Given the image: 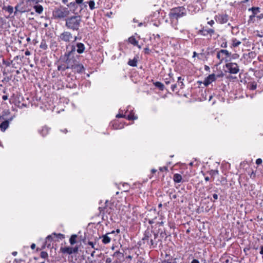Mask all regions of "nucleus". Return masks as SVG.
I'll return each instance as SVG.
<instances>
[{
  "mask_svg": "<svg viewBox=\"0 0 263 263\" xmlns=\"http://www.w3.org/2000/svg\"><path fill=\"white\" fill-rule=\"evenodd\" d=\"M82 23V20L80 15H73L65 20V26L69 30L78 31Z\"/></svg>",
  "mask_w": 263,
  "mask_h": 263,
  "instance_id": "obj_1",
  "label": "nucleus"
},
{
  "mask_svg": "<svg viewBox=\"0 0 263 263\" xmlns=\"http://www.w3.org/2000/svg\"><path fill=\"white\" fill-rule=\"evenodd\" d=\"M71 50L65 53L64 59L67 62V64L72 68L78 62V59L79 55L76 53L75 46L72 45L70 46Z\"/></svg>",
  "mask_w": 263,
  "mask_h": 263,
  "instance_id": "obj_2",
  "label": "nucleus"
},
{
  "mask_svg": "<svg viewBox=\"0 0 263 263\" xmlns=\"http://www.w3.org/2000/svg\"><path fill=\"white\" fill-rule=\"evenodd\" d=\"M186 15V10L183 7L173 8L169 13V17L172 22L177 21L178 18Z\"/></svg>",
  "mask_w": 263,
  "mask_h": 263,
  "instance_id": "obj_3",
  "label": "nucleus"
},
{
  "mask_svg": "<svg viewBox=\"0 0 263 263\" xmlns=\"http://www.w3.org/2000/svg\"><path fill=\"white\" fill-rule=\"evenodd\" d=\"M69 10L63 7L55 8L52 12L53 17L55 19L61 20L67 17L69 14Z\"/></svg>",
  "mask_w": 263,
  "mask_h": 263,
  "instance_id": "obj_4",
  "label": "nucleus"
},
{
  "mask_svg": "<svg viewBox=\"0 0 263 263\" xmlns=\"http://www.w3.org/2000/svg\"><path fill=\"white\" fill-rule=\"evenodd\" d=\"M144 235V236L142 239L143 243H146L147 245L149 246L150 248H155L157 243L153 239L151 233L149 231H146Z\"/></svg>",
  "mask_w": 263,
  "mask_h": 263,
  "instance_id": "obj_5",
  "label": "nucleus"
},
{
  "mask_svg": "<svg viewBox=\"0 0 263 263\" xmlns=\"http://www.w3.org/2000/svg\"><path fill=\"white\" fill-rule=\"evenodd\" d=\"M73 38L72 34L69 31H64L58 36L59 41L65 43H70L72 41Z\"/></svg>",
  "mask_w": 263,
  "mask_h": 263,
  "instance_id": "obj_6",
  "label": "nucleus"
},
{
  "mask_svg": "<svg viewBox=\"0 0 263 263\" xmlns=\"http://www.w3.org/2000/svg\"><path fill=\"white\" fill-rule=\"evenodd\" d=\"M215 33V30L213 28H208L206 27L201 26V29H199L197 33L204 36L209 35L211 37Z\"/></svg>",
  "mask_w": 263,
  "mask_h": 263,
  "instance_id": "obj_7",
  "label": "nucleus"
},
{
  "mask_svg": "<svg viewBox=\"0 0 263 263\" xmlns=\"http://www.w3.org/2000/svg\"><path fill=\"white\" fill-rule=\"evenodd\" d=\"M226 67L231 74H236L239 72V66L236 63H228L226 64Z\"/></svg>",
  "mask_w": 263,
  "mask_h": 263,
  "instance_id": "obj_8",
  "label": "nucleus"
},
{
  "mask_svg": "<svg viewBox=\"0 0 263 263\" xmlns=\"http://www.w3.org/2000/svg\"><path fill=\"white\" fill-rule=\"evenodd\" d=\"M231 54V53L229 52L227 50L221 49L219 52L217 53L216 57L220 62H222L227 58L229 57Z\"/></svg>",
  "mask_w": 263,
  "mask_h": 263,
  "instance_id": "obj_9",
  "label": "nucleus"
},
{
  "mask_svg": "<svg viewBox=\"0 0 263 263\" xmlns=\"http://www.w3.org/2000/svg\"><path fill=\"white\" fill-rule=\"evenodd\" d=\"M24 4V0H21L20 2L15 6V11L14 12V15H16L17 12L20 13H24L27 10H26L24 7H23L22 5Z\"/></svg>",
  "mask_w": 263,
  "mask_h": 263,
  "instance_id": "obj_10",
  "label": "nucleus"
},
{
  "mask_svg": "<svg viewBox=\"0 0 263 263\" xmlns=\"http://www.w3.org/2000/svg\"><path fill=\"white\" fill-rule=\"evenodd\" d=\"M216 80V76L213 73L210 74L206 78H205L203 83L205 86H208L209 85L211 84L213 82H214Z\"/></svg>",
  "mask_w": 263,
  "mask_h": 263,
  "instance_id": "obj_11",
  "label": "nucleus"
},
{
  "mask_svg": "<svg viewBox=\"0 0 263 263\" xmlns=\"http://www.w3.org/2000/svg\"><path fill=\"white\" fill-rule=\"evenodd\" d=\"M228 15L226 14H219L216 15L215 19L217 22L220 24L226 23L228 21Z\"/></svg>",
  "mask_w": 263,
  "mask_h": 263,
  "instance_id": "obj_12",
  "label": "nucleus"
},
{
  "mask_svg": "<svg viewBox=\"0 0 263 263\" xmlns=\"http://www.w3.org/2000/svg\"><path fill=\"white\" fill-rule=\"evenodd\" d=\"M76 51H77V53L79 54L83 53L85 49V47L84 44L82 43H77L75 45Z\"/></svg>",
  "mask_w": 263,
  "mask_h": 263,
  "instance_id": "obj_13",
  "label": "nucleus"
},
{
  "mask_svg": "<svg viewBox=\"0 0 263 263\" xmlns=\"http://www.w3.org/2000/svg\"><path fill=\"white\" fill-rule=\"evenodd\" d=\"M70 69V67L67 64V62L64 59L63 63H61L58 66V70L61 71H64L65 70Z\"/></svg>",
  "mask_w": 263,
  "mask_h": 263,
  "instance_id": "obj_14",
  "label": "nucleus"
},
{
  "mask_svg": "<svg viewBox=\"0 0 263 263\" xmlns=\"http://www.w3.org/2000/svg\"><path fill=\"white\" fill-rule=\"evenodd\" d=\"M114 233V231H112L111 233H106L105 235H103L102 236V241L104 244H108L110 242L111 238L108 236V235L112 234Z\"/></svg>",
  "mask_w": 263,
  "mask_h": 263,
  "instance_id": "obj_15",
  "label": "nucleus"
},
{
  "mask_svg": "<svg viewBox=\"0 0 263 263\" xmlns=\"http://www.w3.org/2000/svg\"><path fill=\"white\" fill-rule=\"evenodd\" d=\"M74 70V71L78 73H81L84 70V68L82 64L79 62L72 68Z\"/></svg>",
  "mask_w": 263,
  "mask_h": 263,
  "instance_id": "obj_16",
  "label": "nucleus"
},
{
  "mask_svg": "<svg viewBox=\"0 0 263 263\" xmlns=\"http://www.w3.org/2000/svg\"><path fill=\"white\" fill-rule=\"evenodd\" d=\"M249 11H251L252 12V14L253 15H254V16H256L257 15V14H258L259 13H260V8L259 7H253L251 8H249L248 9Z\"/></svg>",
  "mask_w": 263,
  "mask_h": 263,
  "instance_id": "obj_17",
  "label": "nucleus"
},
{
  "mask_svg": "<svg viewBox=\"0 0 263 263\" xmlns=\"http://www.w3.org/2000/svg\"><path fill=\"white\" fill-rule=\"evenodd\" d=\"M61 251L63 253H67L68 254H72V247H64L61 248Z\"/></svg>",
  "mask_w": 263,
  "mask_h": 263,
  "instance_id": "obj_18",
  "label": "nucleus"
},
{
  "mask_svg": "<svg viewBox=\"0 0 263 263\" xmlns=\"http://www.w3.org/2000/svg\"><path fill=\"white\" fill-rule=\"evenodd\" d=\"M49 131V128L47 126H44L42 127L41 130H39V133L43 137L46 136Z\"/></svg>",
  "mask_w": 263,
  "mask_h": 263,
  "instance_id": "obj_19",
  "label": "nucleus"
},
{
  "mask_svg": "<svg viewBox=\"0 0 263 263\" xmlns=\"http://www.w3.org/2000/svg\"><path fill=\"white\" fill-rule=\"evenodd\" d=\"M52 235V234L48 235L46 238L45 245L48 248H50V243L53 240Z\"/></svg>",
  "mask_w": 263,
  "mask_h": 263,
  "instance_id": "obj_20",
  "label": "nucleus"
},
{
  "mask_svg": "<svg viewBox=\"0 0 263 263\" xmlns=\"http://www.w3.org/2000/svg\"><path fill=\"white\" fill-rule=\"evenodd\" d=\"M35 11L38 14H41L43 11V7L41 5H36L33 6Z\"/></svg>",
  "mask_w": 263,
  "mask_h": 263,
  "instance_id": "obj_21",
  "label": "nucleus"
},
{
  "mask_svg": "<svg viewBox=\"0 0 263 263\" xmlns=\"http://www.w3.org/2000/svg\"><path fill=\"white\" fill-rule=\"evenodd\" d=\"M182 176L179 174H175L173 176L174 181L176 183H180L182 180Z\"/></svg>",
  "mask_w": 263,
  "mask_h": 263,
  "instance_id": "obj_22",
  "label": "nucleus"
},
{
  "mask_svg": "<svg viewBox=\"0 0 263 263\" xmlns=\"http://www.w3.org/2000/svg\"><path fill=\"white\" fill-rule=\"evenodd\" d=\"M9 126V122L5 121L3 122L0 125V128L2 131H5Z\"/></svg>",
  "mask_w": 263,
  "mask_h": 263,
  "instance_id": "obj_23",
  "label": "nucleus"
},
{
  "mask_svg": "<svg viewBox=\"0 0 263 263\" xmlns=\"http://www.w3.org/2000/svg\"><path fill=\"white\" fill-rule=\"evenodd\" d=\"M138 60L137 58H134L133 60H129L128 64L131 66L135 67L137 66Z\"/></svg>",
  "mask_w": 263,
  "mask_h": 263,
  "instance_id": "obj_24",
  "label": "nucleus"
},
{
  "mask_svg": "<svg viewBox=\"0 0 263 263\" xmlns=\"http://www.w3.org/2000/svg\"><path fill=\"white\" fill-rule=\"evenodd\" d=\"M154 85L157 88H158L160 90H163L164 89V86L163 84L160 82H156L154 83Z\"/></svg>",
  "mask_w": 263,
  "mask_h": 263,
  "instance_id": "obj_25",
  "label": "nucleus"
},
{
  "mask_svg": "<svg viewBox=\"0 0 263 263\" xmlns=\"http://www.w3.org/2000/svg\"><path fill=\"white\" fill-rule=\"evenodd\" d=\"M89 5V9L91 10L95 9L96 7H95V3L94 1L90 0L89 2H86Z\"/></svg>",
  "mask_w": 263,
  "mask_h": 263,
  "instance_id": "obj_26",
  "label": "nucleus"
},
{
  "mask_svg": "<svg viewBox=\"0 0 263 263\" xmlns=\"http://www.w3.org/2000/svg\"><path fill=\"white\" fill-rule=\"evenodd\" d=\"M128 41L130 43L133 44V45H138V41L136 40L135 37L130 36L128 38Z\"/></svg>",
  "mask_w": 263,
  "mask_h": 263,
  "instance_id": "obj_27",
  "label": "nucleus"
},
{
  "mask_svg": "<svg viewBox=\"0 0 263 263\" xmlns=\"http://www.w3.org/2000/svg\"><path fill=\"white\" fill-rule=\"evenodd\" d=\"M248 87L250 90H255L257 88V84L255 82H251L249 83Z\"/></svg>",
  "mask_w": 263,
  "mask_h": 263,
  "instance_id": "obj_28",
  "label": "nucleus"
},
{
  "mask_svg": "<svg viewBox=\"0 0 263 263\" xmlns=\"http://www.w3.org/2000/svg\"><path fill=\"white\" fill-rule=\"evenodd\" d=\"M77 235H72L69 239V242L71 245H74L76 242Z\"/></svg>",
  "mask_w": 263,
  "mask_h": 263,
  "instance_id": "obj_29",
  "label": "nucleus"
},
{
  "mask_svg": "<svg viewBox=\"0 0 263 263\" xmlns=\"http://www.w3.org/2000/svg\"><path fill=\"white\" fill-rule=\"evenodd\" d=\"M241 44V42L236 39H233L232 40V45L233 47H238Z\"/></svg>",
  "mask_w": 263,
  "mask_h": 263,
  "instance_id": "obj_30",
  "label": "nucleus"
},
{
  "mask_svg": "<svg viewBox=\"0 0 263 263\" xmlns=\"http://www.w3.org/2000/svg\"><path fill=\"white\" fill-rule=\"evenodd\" d=\"M4 9L9 12L10 14L13 12V8L11 6H8L4 8Z\"/></svg>",
  "mask_w": 263,
  "mask_h": 263,
  "instance_id": "obj_31",
  "label": "nucleus"
},
{
  "mask_svg": "<svg viewBox=\"0 0 263 263\" xmlns=\"http://www.w3.org/2000/svg\"><path fill=\"white\" fill-rule=\"evenodd\" d=\"M47 45L45 42V40H42L41 43V44H40V47L42 49H44V50H46L47 49Z\"/></svg>",
  "mask_w": 263,
  "mask_h": 263,
  "instance_id": "obj_32",
  "label": "nucleus"
},
{
  "mask_svg": "<svg viewBox=\"0 0 263 263\" xmlns=\"http://www.w3.org/2000/svg\"><path fill=\"white\" fill-rule=\"evenodd\" d=\"M77 6V3H76V1L70 2L67 4V6L69 8H76Z\"/></svg>",
  "mask_w": 263,
  "mask_h": 263,
  "instance_id": "obj_33",
  "label": "nucleus"
},
{
  "mask_svg": "<svg viewBox=\"0 0 263 263\" xmlns=\"http://www.w3.org/2000/svg\"><path fill=\"white\" fill-rule=\"evenodd\" d=\"M183 79H182L181 77H178V85L180 86V87L182 88L184 86V84L183 82Z\"/></svg>",
  "mask_w": 263,
  "mask_h": 263,
  "instance_id": "obj_34",
  "label": "nucleus"
},
{
  "mask_svg": "<svg viewBox=\"0 0 263 263\" xmlns=\"http://www.w3.org/2000/svg\"><path fill=\"white\" fill-rule=\"evenodd\" d=\"M138 117L137 116H135L132 113H130L129 115H128L127 119L128 120H136L137 119Z\"/></svg>",
  "mask_w": 263,
  "mask_h": 263,
  "instance_id": "obj_35",
  "label": "nucleus"
},
{
  "mask_svg": "<svg viewBox=\"0 0 263 263\" xmlns=\"http://www.w3.org/2000/svg\"><path fill=\"white\" fill-rule=\"evenodd\" d=\"M210 174L212 176H214L215 175H218L219 174V171L218 170H211L210 172Z\"/></svg>",
  "mask_w": 263,
  "mask_h": 263,
  "instance_id": "obj_36",
  "label": "nucleus"
},
{
  "mask_svg": "<svg viewBox=\"0 0 263 263\" xmlns=\"http://www.w3.org/2000/svg\"><path fill=\"white\" fill-rule=\"evenodd\" d=\"M219 182L221 184H225L227 182L226 178L223 176L221 177Z\"/></svg>",
  "mask_w": 263,
  "mask_h": 263,
  "instance_id": "obj_37",
  "label": "nucleus"
},
{
  "mask_svg": "<svg viewBox=\"0 0 263 263\" xmlns=\"http://www.w3.org/2000/svg\"><path fill=\"white\" fill-rule=\"evenodd\" d=\"M83 1L84 0H75L76 3H77V5L80 6V7H81L82 6L84 5Z\"/></svg>",
  "mask_w": 263,
  "mask_h": 263,
  "instance_id": "obj_38",
  "label": "nucleus"
},
{
  "mask_svg": "<svg viewBox=\"0 0 263 263\" xmlns=\"http://www.w3.org/2000/svg\"><path fill=\"white\" fill-rule=\"evenodd\" d=\"M256 16H254V15H251L250 16H249V19L248 20V23H253L255 21V17Z\"/></svg>",
  "mask_w": 263,
  "mask_h": 263,
  "instance_id": "obj_39",
  "label": "nucleus"
},
{
  "mask_svg": "<svg viewBox=\"0 0 263 263\" xmlns=\"http://www.w3.org/2000/svg\"><path fill=\"white\" fill-rule=\"evenodd\" d=\"M13 61L8 62L5 61L4 59L3 60V64L5 65L6 66H10V65L12 63Z\"/></svg>",
  "mask_w": 263,
  "mask_h": 263,
  "instance_id": "obj_40",
  "label": "nucleus"
},
{
  "mask_svg": "<svg viewBox=\"0 0 263 263\" xmlns=\"http://www.w3.org/2000/svg\"><path fill=\"white\" fill-rule=\"evenodd\" d=\"M41 257L43 258H46L48 257V254L46 252L42 251L41 253Z\"/></svg>",
  "mask_w": 263,
  "mask_h": 263,
  "instance_id": "obj_41",
  "label": "nucleus"
},
{
  "mask_svg": "<svg viewBox=\"0 0 263 263\" xmlns=\"http://www.w3.org/2000/svg\"><path fill=\"white\" fill-rule=\"evenodd\" d=\"M176 258H175L174 259V261L173 262H171L169 260L165 259V260L161 261V262H159V263H176Z\"/></svg>",
  "mask_w": 263,
  "mask_h": 263,
  "instance_id": "obj_42",
  "label": "nucleus"
},
{
  "mask_svg": "<svg viewBox=\"0 0 263 263\" xmlns=\"http://www.w3.org/2000/svg\"><path fill=\"white\" fill-rule=\"evenodd\" d=\"M53 235L57 236L58 238H60L61 239H63L64 238V235L62 234H58V235L56 234V233H53L52 234Z\"/></svg>",
  "mask_w": 263,
  "mask_h": 263,
  "instance_id": "obj_43",
  "label": "nucleus"
},
{
  "mask_svg": "<svg viewBox=\"0 0 263 263\" xmlns=\"http://www.w3.org/2000/svg\"><path fill=\"white\" fill-rule=\"evenodd\" d=\"M262 160L261 158H258L256 160V164L257 165H260L262 163Z\"/></svg>",
  "mask_w": 263,
  "mask_h": 263,
  "instance_id": "obj_44",
  "label": "nucleus"
},
{
  "mask_svg": "<svg viewBox=\"0 0 263 263\" xmlns=\"http://www.w3.org/2000/svg\"><path fill=\"white\" fill-rule=\"evenodd\" d=\"M40 0H27L28 2L34 3L35 4H38L40 2Z\"/></svg>",
  "mask_w": 263,
  "mask_h": 263,
  "instance_id": "obj_45",
  "label": "nucleus"
},
{
  "mask_svg": "<svg viewBox=\"0 0 263 263\" xmlns=\"http://www.w3.org/2000/svg\"><path fill=\"white\" fill-rule=\"evenodd\" d=\"M72 253H77L78 251V247H75L74 248H72Z\"/></svg>",
  "mask_w": 263,
  "mask_h": 263,
  "instance_id": "obj_46",
  "label": "nucleus"
},
{
  "mask_svg": "<svg viewBox=\"0 0 263 263\" xmlns=\"http://www.w3.org/2000/svg\"><path fill=\"white\" fill-rule=\"evenodd\" d=\"M144 53L145 54H149L150 52V50L148 47H146V48H145L144 49Z\"/></svg>",
  "mask_w": 263,
  "mask_h": 263,
  "instance_id": "obj_47",
  "label": "nucleus"
},
{
  "mask_svg": "<svg viewBox=\"0 0 263 263\" xmlns=\"http://www.w3.org/2000/svg\"><path fill=\"white\" fill-rule=\"evenodd\" d=\"M177 87V85L176 84H174V85H172L171 86V89H172V90L173 91H175V88H176Z\"/></svg>",
  "mask_w": 263,
  "mask_h": 263,
  "instance_id": "obj_48",
  "label": "nucleus"
},
{
  "mask_svg": "<svg viewBox=\"0 0 263 263\" xmlns=\"http://www.w3.org/2000/svg\"><path fill=\"white\" fill-rule=\"evenodd\" d=\"M125 117V116L124 115H123L122 114H118L116 115V118H123V117Z\"/></svg>",
  "mask_w": 263,
  "mask_h": 263,
  "instance_id": "obj_49",
  "label": "nucleus"
},
{
  "mask_svg": "<svg viewBox=\"0 0 263 263\" xmlns=\"http://www.w3.org/2000/svg\"><path fill=\"white\" fill-rule=\"evenodd\" d=\"M159 170L161 171H167V167L166 166H164L163 167H160Z\"/></svg>",
  "mask_w": 263,
  "mask_h": 263,
  "instance_id": "obj_50",
  "label": "nucleus"
},
{
  "mask_svg": "<svg viewBox=\"0 0 263 263\" xmlns=\"http://www.w3.org/2000/svg\"><path fill=\"white\" fill-rule=\"evenodd\" d=\"M158 237V233H156L155 232H154V238H153L154 240L157 238V237Z\"/></svg>",
  "mask_w": 263,
  "mask_h": 263,
  "instance_id": "obj_51",
  "label": "nucleus"
},
{
  "mask_svg": "<svg viewBox=\"0 0 263 263\" xmlns=\"http://www.w3.org/2000/svg\"><path fill=\"white\" fill-rule=\"evenodd\" d=\"M214 21L213 20H211L210 21H209L208 22V24H209L210 26H212V25L214 24Z\"/></svg>",
  "mask_w": 263,
  "mask_h": 263,
  "instance_id": "obj_52",
  "label": "nucleus"
},
{
  "mask_svg": "<svg viewBox=\"0 0 263 263\" xmlns=\"http://www.w3.org/2000/svg\"><path fill=\"white\" fill-rule=\"evenodd\" d=\"M88 245L89 246H90L92 248H95V247H94V243H93V242L89 241L88 242Z\"/></svg>",
  "mask_w": 263,
  "mask_h": 263,
  "instance_id": "obj_53",
  "label": "nucleus"
},
{
  "mask_svg": "<svg viewBox=\"0 0 263 263\" xmlns=\"http://www.w3.org/2000/svg\"><path fill=\"white\" fill-rule=\"evenodd\" d=\"M258 18H259V20L263 18V14H260L259 15H256V16Z\"/></svg>",
  "mask_w": 263,
  "mask_h": 263,
  "instance_id": "obj_54",
  "label": "nucleus"
},
{
  "mask_svg": "<svg viewBox=\"0 0 263 263\" xmlns=\"http://www.w3.org/2000/svg\"><path fill=\"white\" fill-rule=\"evenodd\" d=\"M213 197L215 200L218 199V195L216 194H214Z\"/></svg>",
  "mask_w": 263,
  "mask_h": 263,
  "instance_id": "obj_55",
  "label": "nucleus"
},
{
  "mask_svg": "<svg viewBox=\"0 0 263 263\" xmlns=\"http://www.w3.org/2000/svg\"><path fill=\"white\" fill-rule=\"evenodd\" d=\"M191 263H199V261L196 259H194Z\"/></svg>",
  "mask_w": 263,
  "mask_h": 263,
  "instance_id": "obj_56",
  "label": "nucleus"
},
{
  "mask_svg": "<svg viewBox=\"0 0 263 263\" xmlns=\"http://www.w3.org/2000/svg\"><path fill=\"white\" fill-rule=\"evenodd\" d=\"M170 83H171V80H168V79H167V78H166V79H165V83L166 85L169 84Z\"/></svg>",
  "mask_w": 263,
  "mask_h": 263,
  "instance_id": "obj_57",
  "label": "nucleus"
},
{
  "mask_svg": "<svg viewBox=\"0 0 263 263\" xmlns=\"http://www.w3.org/2000/svg\"><path fill=\"white\" fill-rule=\"evenodd\" d=\"M31 54L29 50H26L25 52V54L26 55H30Z\"/></svg>",
  "mask_w": 263,
  "mask_h": 263,
  "instance_id": "obj_58",
  "label": "nucleus"
},
{
  "mask_svg": "<svg viewBox=\"0 0 263 263\" xmlns=\"http://www.w3.org/2000/svg\"><path fill=\"white\" fill-rule=\"evenodd\" d=\"M256 35H257V36L260 37H263V33H262V32H261V33H259L258 32V33H257V34H256Z\"/></svg>",
  "mask_w": 263,
  "mask_h": 263,
  "instance_id": "obj_59",
  "label": "nucleus"
},
{
  "mask_svg": "<svg viewBox=\"0 0 263 263\" xmlns=\"http://www.w3.org/2000/svg\"><path fill=\"white\" fill-rule=\"evenodd\" d=\"M2 99L3 100H7L8 99V96L6 95L3 96Z\"/></svg>",
  "mask_w": 263,
  "mask_h": 263,
  "instance_id": "obj_60",
  "label": "nucleus"
},
{
  "mask_svg": "<svg viewBox=\"0 0 263 263\" xmlns=\"http://www.w3.org/2000/svg\"><path fill=\"white\" fill-rule=\"evenodd\" d=\"M260 254L261 255H263V246L260 247Z\"/></svg>",
  "mask_w": 263,
  "mask_h": 263,
  "instance_id": "obj_61",
  "label": "nucleus"
},
{
  "mask_svg": "<svg viewBox=\"0 0 263 263\" xmlns=\"http://www.w3.org/2000/svg\"><path fill=\"white\" fill-rule=\"evenodd\" d=\"M35 248V245L34 243H32L31 245V248L33 250Z\"/></svg>",
  "mask_w": 263,
  "mask_h": 263,
  "instance_id": "obj_62",
  "label": "nucleus"
},
{
  "mask_svg": "<svg viewBox=\"0 0 263 263\" xmlns=\"http://www.w3.org/2000/svg\"><path fill=\"white\" fill-rule=\"evenodd\" d=\"M204 69L206 70V71H208L210 70V68L207 65H205V67H204Z\"/></svg>",
  "mask_w": 263,
  "mask_h": 263,
  "instance_id": "obj_63",
  "label": "nucleus"
},
{
  "mask_svg": "<svg viewBox=\"0 0 263 263\" xmlns=\"http://www.w3.org/2000/svg\"><path fill=\"white\" fill-rule=\"evenodd\" d=\"M62 2L63 4H66L67 5L68 3V0H62Z\"/></svg>",
  "mask_w": 263,
  "mask_h": 263,
  "instance_id": "obj_64",
  "label": "nucleus"
}]
</instances>
